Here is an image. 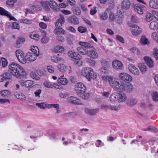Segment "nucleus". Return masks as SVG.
<instances>
[{
  "label": "nucleus",
  "mask_w": 158,
  "mask_h": 158,
  "mask_svg": "<svg viewBox=\"0 0 158 158\" xmlns=\"http://www.w3.org/2000/svg\"><path fill=\"white\" fill-rule=\"evenodd\" d=\"M9 71L13 75L18 78L25 77L26 73L24 69L19 64L13 62L9 66Z\"/></svg>",
  "instance_id": "1"
},
{
  "label": "nucleus",
  "mask_w": 158,
  "mask_h": 158,
  "mask_svg": "<svg viewBox=\"0 0 158 158\" xmlns=\"http://www.w3.org/2000/svg\"><path fill=\"white\" fill-rule=\"evenodd\" d=\"M102 77L104 80H108L109 84L116 91H119L122 81L119 82L116 78L111 76H102Z\"/></svg>",
  "instance_id": "2"
},
{
  "label": "nucleus",
  "mask_w": 158,
  "mask_h": 158,
  "mask_svg": "<svg viewBox=\"0 0 158 158\" xmlns=\"http://www.w3.org/2000/svg\"><path fill=\"white\" fill-rule=\"evenodd\" d=\"M94 74L93 69L89 67L83 68L81 71L82 76L86 77L89 81L97 77L96 75H95Z\"/></svg>",
  "instance_id": "3"
},
{
  "label": "nucleus",
  "mask_w": 158,
  "mask_h": 158,
  "mask_svg": "<svg viewBox=\"0 0 158 158\" xmlns=\"http://www.w3.org/2000/svg\"><path fill=\"white\" fill-rule=\"evenodd\" d=\"M120 88L119 91H124L130 93L133 90L134 87L132 84L130 82H121L120 85Z\"/></svg>",
  "instance_id": "4"
},
{
  "label": "nucleus",
  "mask_w": 158,
  "mask_h": 158,
  "mask_svg": "<svg viewBox=\"0 0 158 158\" xmlns=\"http://www.w3.org/2000/svg\"><path fill=\"white\" fill-rule=\"evenodd\" d=\"M74 89L76 93L79 95L85 91L86 87L83 83L78 82L75 85Z\"/></svg>",
  "instance_id": "5"
},
{
  "label": "nucleus",
  "mask_w": 158,
  "mask_h": 158,
  "mask_svg": "<svg viewBox=\"0 0 158 158\" xmlns=\"http://www.w3.org/2000/svg\"><path fill=\"white\" fill-rule=\"evenodd\" d=\"M132 6L134 8L135 11L138 14L142 15L144 12L146 10V8L144 6L140 4L132 5Z\"/></svg>",
  "instance_id": "6"
},
{
  "label": "nucleus",
  "mask_w": 158,
  "mask_h": 158,
  "mask_svg": "<svg viewBox=\"0 0 158 158\" xmlns=\"http://www.w3.org/2000/svg\"><path fill=\"white\" fill-rule=\"evenodd\" d=\"M16 55L19 61L23 64L26 63L25 59V56H24V53L23 51L19 49L17 50L15 52Z\"/></svg>",
  "instance_id": "7"
},
{
  "label": "nucleus",
  "mask_w": 158,
  "mask_h": 158,
  "mask_svg": "<svg viewBox=\"0 0 158 158\" xmlns=\"http://www.w3.org/2000/svg\"><path fill=\"white\" fill-rule=\"evenodd\" d=\"M36 55L32 52H28L25 56V59L26 60V63L29 61L32 62L35 60L37 58Z\"/></svg>",
  "instance_id": "8"
},
{
  "label": "nucleus",
  "mask_w": 158,
  "mask_h": 158,
  "mask_svg": "<svg viewBox=\"0 0 158 158\" xmlns=\"http://www.w3.org/2000/svg\"><path fill=\"white\" fill-rule=\"evenodd\" d=\"M68 102L71 103L76 105H82L83 103L79 98L73 96H71L68 99Z\"/></svg>",
  "instance_id": "9"
},
{
  "label": "nucleus",
  "mask_w": 158,
  "mask_h": 158,
  "mask_svg": "<svg viewBox=\"0 0 158 158\" xmlns=\"http://www.w3.org/2000/svg\"><path fill=\"white\" fill-rule=\"evenodd\" d=\"M132 34L135 35H139L141 32V30L139 27L135 24H132L131 26Z\"/></svg>",
  "instance_id": "10"
},
{
  "label": "nucleus",
  "mask_w": 158,
  "mask_h": 158,
  "mask_svg": "<svg viewBox=\"0 0 158 158\" xmlns=\"http://www.w3.org/2000/svg\"><path fill=\"white\" fill-rule=\"evenodd\" d=\"M119 79L123 81H131L132 80V77L128 74L124 73H121L119 75Z\"/></svg>",
  "instance_id": "11"
},
{
  "label": "nucleus",
  "mask_w": 158,
  "mask_h": 158,
  "mask_svg": "<svg viewBox=\"0 0 158 158\" xmlns=\"http://www.w3.org/2000/svg\"><path fill=\"white\" fill-rule=\"evenodd\" d=\"M68 22L72 24L78 25L79 23L78 19L75 15L69 17L67 19Z\"/></svg>",
  "instance_id": "12"
},
{
  "label": "nucleus",
  "mask_w": 158,
  "mask_h": 158,
  "mask_svg": "<svg viewBox=\"0 0 158 158\" xmlns=\"http://www.w3.org/2000/svg\"><path fill=\"white\" fill-rule=\"evenodd\" d=\"M128 69L129 71L133 74L136 76L139 75V72L138 69L132 64L129 65Z\"/></svg>",
  "instance_id": "13"
},
{
  "label": "nucleus",
  "mask_w": 158,
  "mask_h": 158,
  "mask_svg": "<svg viewBox=\"0 0 158 158\" xmlns=\"http://www.w3.org/2000/svg\"><path fill=\"white\" fill-rule=\"evenodd\" d=\"M113 68L116 69H122L123 68V65L122 63L120 61L115 60L112 63Z\"/></svg>",
  "instance_id": "14"
},
{
  "label": "nucleus",
  "mask_w": 158,
  "mask_h": 158,
  "mask_svg": "<svg viewBox=\"0 0 158 158\" xmlns=\"http://www.w3.org/2000/svg\"><path fill=\"white\" fill-rule=\"evenodd\" d=\"M65 19L64 16L61 15L60 17L57 20L55 24V26L56 27H61L62 26V24L64 23Z\"/></svg>",
  "instance_id": "15"
},
{
  "label": "nucleus",
  "mask_w": 158,
  "mask_h": 158,
  "mask_svg": "<svg viewBox=\"0 0 158 158\" xmlns=\"http://www.w3.org/2000/svg\"><path fill=\"white\" fill-rule=\"evenodd\" d=\"M51 60L53 62L57 63L59 62H64V59L60 57L59 55H54L51 57Z\"/></svg>",
  "instance_id": "16"
},
{
  "label": "nucleus",
  "mask_w": 158,
  "mask_h": 158,
  "mask_svg": "<svg viewBox=\"0 0 158 158\" xmlns=\"http://www.w3.org/2000/svg\"><path fill=\"white\" fill-rule=\"evenodd\" d=\"M34 83L33 81L31 80L22 81L21 82L22 86H25L27 88L31 87L32 86Z\"/></svg>",
  "instance_id": "17"
},
{
  "label": "nucleus",
  "mask_w": 158,
  "mask_h": 158,
  "mask_svg": "<svg viewBox=\"0 0 158 158\" xmlns=\"http://www.w3.org/2000/svg\"><path fill=\"white\" fill-rule=\"evenodd\" d=\"M118 101L119 102H121L125 101L127 99V97L125 93L122 92L118 93Z\"/></svg>",
  "instance_id": "18"
},
{
  "label": "nucleus",
  "mask_w": 158,
  "mask_h": 158,
  "mask_svg": "<svg viewBox=\"0 0 158 158\" xmlns=\"http://www.w3.org/2000/svg\"><path fill=\"white\" fill-rule=\"evenodd\" d=\"M144 59L146 64L149 68H152L154 66L153 61L151 58L145 56L144 57Z\"/></svg>",
  "instance_id": "19"
},
{
  "label": "nucleus",
  "mask_w": 158,
  "mask_h": 158,
  "mask_svg": "<svg viewBox=\"0 0 158 158\" xmlns=\"http://www.w3.org/2000/svg\"><path fill=\"white\" fill-rule=\"evenodd\" d=\"M98 109H90L87 108H85V113L90 115H95L97 112L98 110Z\"/></svg>",
  "instance_id": "20"
},
{
  "label": "nucleus",
  "mask_w": 158,
  "mask_h": 158,
  "mask_svg": "<svg viewBox=\"0 0 158 158\" xmlns=\"http://www.w3.org/2000/svg\"><path fill=\"white\" fill-rule=\"evenodd\" d=\"M88 56L92 59H97L98 57V52L94 50L89 51Z\"/></svg>",
  "instance_id": "21"
},
{
  "label": "nucleus",
  "mask_w": 158,
  "mask_h": 158,
  "mask_svg": "<svg viewBox=\"0 0 158 158\" xmlns=\"http://www.w3.org/2000/svg\"><path fill=\"white\" fill-rule=\"evenodd\" d=\"M48 5L50 8L54 10H57L58 6L57 3L54 1H50L48 2Z\"/></svg>",
  "instance_id": "22"
},
{
  "label": "nucleus",
  "mask_w": 158,
  "mask_h": 158,
  "mask_svg": "<svg viewBox=\"0 0 158 158\" xmlns=\"http://www.w3.org/2000/svg\"><path fill=\"white\" fill-rule=\"evenodd\" d=\"M130 6L131 3L129 0H124L122 3V6L125 9H128Z\"/></svg>",
  "instance_id": "23"
},
{
  "label": "nucleus",
  "mask_w": 158,
  "mask_h": 158,
  "mask_svg": "<svg viewBox=\"0 0 158 158\" xmlns=\"http://www.w3.org/2000/svg\"><path fill=\"white\" fill-rule=\"evenodd\" d=\"M77 50L80 53L83 55H88L89 51L86 48H84L83 47H78L77 48Z\"/></svg>",
  "instance_id": "24"
},
{
  "label": "nucleus",
  "mask_w": 158,
  "mask_h": 158,
  "mask_svg": "<svg viewBox=\"0 0 158 158\" xmlns=\"http://www.w3.org/2000/svg\"><path fill=\"white\" fill-rule=\"evenodd\" d=\"M64 76H61L60 77H59L57 81L59 83L63 85H65L67 84L68 81L66 78L64 77Z\"/></svg>",
  "instance_id": "25"
},
{
  "label": "nucleus",
  "mask_w": 158,
  "mask_h": 158,
  "mask_svg": "<svg viewBox=\"0 0 158 158\" xmlns=\"http://www.w3.org/2000/svg\"><path fill=\"white\" fill-rule=\"evenodd\" d=\"M42 33L43 34V37L41 39V42L43 44L48 43L49 41V38L46 36V32L44 31H42Z\"/></svg>",
  "instance_id": "26"
},
{
  "label": "nucleus",
  "mask_w": 158,
  "mask_h": 158,
  "mask_svg": "<svg viewBox=\"0 0 158 158\" xmlns=\"http://www.w3.org/2000/svg\"><path fill=\"white\" fill-rule=\"evenodd\" d=\"M150 7L153 8H158V2L157 0H151L149 2Z\"/></svg>",
  "instance_id": "27"
},
{
  "label": "nucleus",
  "mask_w": 158,
  "mask_h": 158,
  "mask_svg": "<svg viewBox=\"0 0 158 158\" xmlns=\"http://www.w3.org/2000/svg\"><path fill=\"white\" fill-rule=\"evenodd\" d=\"M76 55H75V57H74L73 59L76 60L75 61V63L79 66H80L82 64L81 63V61L80 60L81 59L82 57L81 56L77 53H76Z\"/></svg>",
  "instance_id": "28"
},
{
  "label": "nucleus",
  "mask_w": 158,
  "mask_h": 158,
  "mask_svg": "<svg viewBox=\"0 0 158 158\" xmlns=\"http://www.w3.org/2000/svg\"><path fill=\"white\" fill-rule=\"evenodd\" d=\"M54 33L57 35L60 34H64L65 33V31L61 27H56L54 30Z\"/></svg>",
  "instance_id": "29"
},
{
  "label": "nucleus",
  "mask_w": 158,
  "mask_h": 158,
  "mask_svg": "<svg viewBox=\"0 0 158 158\" xmlns=\"http://www.w3.org/2000/svg\"><path fill=\"white\" fill-rule=\"evenodd\" d=\"M25 40V39L22 37H20L18 38L16 42V47L18 48L19 47L20 44L23 43Z\"/></svg>",
  "instance_id": "30"
},
{
  "label": "nucleus",
  "mask_w": 158,
  "mask_h": 158,
  "mask_svg": "<svg viewBox=\"0 0 158 158\" xmlns=\"http://www.w3.org/2000/svg\"><path fill=\"white\" fill-rule=\"evenodd\" d=\"M110 100L111 102H114L118 101V93H114L110 96Z\"/></svg>",
  "instance_id": "31"
},
{
  "label": "nucleus",
  "mask_w": 158,
  "mask_h": 158,
  "mask_svg": "<svg viewBox=\"0 0 158 158\" xmlns=\"http://www.w3.org/2000/svg\"><path fill=\"white\" fill-rule=\"evenodd\" d=\"M138 66L142 73H144L147 71V67L145 64H139Z\"/></svg>",
  "instance_id": "32"
},
{
  "label": "nucleus",
  "mask_w": 158,
  "mask_h": 158,
  "mask_svg": "<svg viewBox=\"0 0 158 158\" xmlns=\"http://www.w3.org/2000/svg\"><path fill=\"white\" fill-rule=\"evenodd\" d=\"M110 9L109 8H107L105 11L104 13H102L100 14V17L101 18L104 20L106 19L108 17L107 13H109V11H110Z\"/></svg>",
  "instance_id": "33"
},
{
  "label": "nucleus",
  "mask_w": 158,
  "mask_h": 158,
  "mask_svg": "<svg viewBox=\"0 0 158 158\" xmlns=\"http://www.w3.org/2000/svg\"><path fill=\"white\" fill-rule=\"evenodd\" d=\"M79 44L81 45V47H84V48H92V46L91 44L85 42H82L80 41L79 43Z\"/></svg>",
  "instance_id": "34"
},
{
  "label": "nucleus",
  "mask_w": 158,
  "mask_h": 158,
  "mask_svg": "<svg viewBox=\"0 0 158 158\" xmlns=\"http://www.w3.org/2000/svg\"><path fill=\"white\" fill-rule=\"evenodd\" d=\"M14 95L17 98L23 100H25L26 97L24 95L21 93L16 92L14 94Z\"/></svg>",
  "instance_id": "35"
},
{
  "label": "nucleus",
  "mask_w": 158,
  "mask_h": 158,
  "mask_svg": "<svg viewBox=\"0 0 158 158\" xmlns=\"http://www.w3.org/2000/svg\"><path fill=\"white\" fill-rule=\"evenodd\" d=\"M140 42L141 44L143 45L148 44L149 43L148 39L144 35L141 36Z\"/></svg>",
  "instance_id": "36"
},
{
  "label": "nucleus",
  "mask_w": 158,
  "mask_h": 158,
  "mask_svg": "<svg viewBox=\"0 0 158 158\" xmlns=\"http://www.w3.org/2000/svg\"><path fill=\"white\" fill-rule=\"evenodd\" d=\"M36 105L37 106L42 109H44L46 108H48L49 105V104H47L45 103H36Z\"/></svg>",
  "instance_id": "37"
},
{
  "label": "nucleus",
  "mask_w": 158,
  "mask_h": 158,
  "mask_svg": "<svg viewBox=\"0 0 158 158\" xmlns=\"http://www.w3.org/2000/svg\"><path fill=\"white\" fill-rule=\"evenodd\" d=\"M59 70L62 72H64L67 69V66L64 64H60L58 66Z\"/></svg>",
  "instance_id": "38"
},
{
  "label": "nucleus",
  "mask_w": 158,
  "mask_h": 158,
  "mask_svg": "<svg viewBox=\"0 0 158 158\" xmlns=\"http://www.w3.org/2000/svg\"><path fill=\"white\" fill-rule=\"evenodd\" d=\"M137 102L136 99L134 98H130L128 100L127 104L130 106H133L135 105Z\"/></svg>",
  "instance_id": "39"
},
{
  "label": "nucleus",
  "mask_w": 158,
  "mask_h": 158,
  "mask_svg": "<svg viewBox=\"0 0 158 158\" xmlns=\"http://www.w3.org/2000/svg\"><path fill=\"white\" fill-rule=\"evenodd\" d=\"M79 97L82 99L86 100L89 98L90 97V95L89 93L87 92H85V91L84 93H82L80 95H79Z\"/></svg>",
  "instance_id": "40"
},
{
  "label": "nucleus",
  "mask_w": 158,
  "mask_h": 158,
  "mask_svg": "<svg viewBox=\"0 0 158 158\" xmlns=\"http://www.w3.org/2000/svg\"><path fill=\"white\" fill-rule=\"evenodd\" d=\"M31 50L32 51L31 52L33 53L34 54L36 55V56H39V51L37 47L36 46L31 47Z\"/></svg>",
  "instance_id": "41"
},
{
  "label": "nucleus",
  "mask_w": 158,
  "mask_h": 158,
  "mask_svg": "<svg viewBox=\"0 0 158 158\" xmlns=\"http://www.w3.org/2000/svg\"><path fill=\"white\" fill-rule=\"evenodd\" d=\"M9 13L5 9L0 7V15H4L6 16H8Z\"/></svg>",
  "instance_id": "42"
},
{
  "label": "nucleus",
  "mask_w": 158,
  "mask_h": 158,
  "mask_svg": "<svg viewBox=\"0 0 158 158\" xmlns=\"http://www.w3.org/2000/svg\"><path fill=\"white\" fill-rule=\"evenodd\" d=\"M3 81L6 79H10L12 77V75L7 72L5 73L2 75Z\"/></svg>",
  "instance_id": "43"
},
{
  "label": "nucleus",
  "mask_w": 158,
  "mask_h": 158,
  "mask_svg": "<svg viewBox=\"0 0 158 158\" xmlns=\"http://www.w3.org/2000/svg\"><path fill=\"white\" fill-rule=\"evenodd\" d=\"M152 55L156 60H158V49L156 48H154L153 49Z\"/></svg>",
  "instance_id": "44"
},
{
  "label": "nucleus",
  "mask_w": 158,
  "mask_h": 158,
  "mask_svg": "<svg viewBox=\"0 0 158 158\" xmlns=\"http://www.w3.org/2000/svg\"><path fill=\"white\" fill-rule=\"evenodd\" d=\"M152 14L149 12H147L146 15V19L147 22L151 21L153 19V16Z\"/></svg>",
  "instance_id": "45"
},
{
  "label": "nucleus",
  "mask_w": 158,
  "mask_h": 158,
  "mask_svg": "<svg viewBox=\"0 0 158 158\" xmlns=\"http://www.w3.org/2000/svg\"><path fill=\"white\" fill-rule=\"evenodd\" d=\"M101 63L102 67L106 68H109V63L108 62L105 60H102L101 61Z\"/></svg>",
  "instance_id": "46"
},
{
  "label": "nucleus",
  "mask_w": 158,
  "mask_h": 158,
  "mask_svg": "<svg viewBox=\"0 0 158 158\" xmlns=\"http://www.w3.org/2000/svg\"><path fill=\"white\" fill-rule=\"evenodd\" d=\"M86 61L91 66H94L95 65V61L92 59L90 58H87L86 59Z\"/></svg>",
  "instance_id": "47"
},
{
  "label": "nucleus",
  "mask_w": 158,
  "mask_h": 158,
  "mask_svg": "<svg viewBox=\"0 0 158 158\" xmlns=\"http://www.w3.org/2000/svg\"><path fill=\"white\" fill-rule=\"evenodd\" d=\"M1 94L3 97L6 98L9 95L10 93L8 90H5L2 91L1 92Z\"/></svg>",
  "instance_id": "48"
},
{
  "label": "nucleus",
  "mask_w": 158,
  "mask_h": 158,
  "mask_svg": "<svg viewBox=\"0 0 158 158\" xmlns=\"http://www.w3.org/2000/svg\"><path fill=\"white\" fill-rule=\"evenodd\" d=\"M157 26V23L156 21L151 22L150 24V27L152 30H154Z\"/></svg>",
  "instance_id": "49"
},
{
  "label": "nucleus",
  "mask_w": 158,
  "mask_h": 158,
  "mask_svg": "<svg viewBox=\"0 0 158 158\" xmlns=\"http://www.w3.org/2000/svg\"><path fill=\"white\" fill-rule=\"evenodd\" d=\"M19 21L21 23L28 24H30L32 23L31 20L28 19H20Z\"/></svg>",
  "instance_id": "50"
},
{
  "label": "nucleus",
  "mask_w": 158,
  "mask_h": 158,
  "mask_svg": "<svg viewBox=\"0 0 158 158\" xmlns=\"http://www.w3.org/2000/svg\"><path fill=\"white\" fill-rule=\"evenodd\" d=\"M30 76L31 78L37 80H39L40 79L39 76L37 75L36 73L33 72H31L30 73Z\"/></svg>",
  "instance_id": "51"
},
{
  "label": "nucleus",
  "mask_w": 158,
  "mask_h": 158,
  "mask_svg": "<svg viewBox=\"0 0 158 158\" xmlns=\"http://www.w3.org/2000/svg\"><path fill=\"white\" fill-rule=\"evenodd\" d=\"M54 50L56 52H60L64 50V48L60 46H58L55 47Z\"/></svg>",
  "instance_id": "52"
},
{
  "label": "nucleus",
  "mask_w": 158,
  "mask_h": 158,
  "mask_svg": "<svg viewBox=\"0 0 158 158\" xmlns=\"http://www.w3.org/2000/svg\"><path fill=\"white\" fill-rule=\"evenodd\" d=\"M44 86L48 88H52L53 87L52 84V83L48 81H45L44 83Z\"/></svg>",
  "instance_id": "53"
},
{
  "label": "nucleus",
  "mask_w": 158,
  "mask_h": 158,
  "mask_svg": "<svg viewBox=\"0 0 158 158\" xmlns=\"http://www.w3.org/2000/svg\"><path fill=\"white\" fill-rule=\"evenodd\" d=\"M73 11V13L77 15H79L81 12L80 9L78 7H74Z\"/></svg>",
  "instance_id": "54"
},
{
  "label": "nucleus",
  "mask_w": 158,
  "mask_h": 158,
  "mask_svg": "<svg viewBox=\"0 0 158 158\" xmlns=\"http://www.w3.org/2000/svg\"><path fill=\"white\" fill-rule=\"evenodd\" d=\"M30 37L31 38L34 39L36 40H38L40 38L39 35L37 34H31L30 35Z\"/></svg>",
  "instance_id": "55"
},
{
  "label": "nucleus",
  "mask_w": 158,
  "mask_h": 158,
  "mask_svg": "<svg viewBox=\"0 0 158 158\" xmlns=\"http://www.w3.org/2000/svg\"><path fill=\"white\" fill-rule=\"evenodd\" d=\"M152 98L153 101L155 102L158 101V92H155L153 93L152 94Z\"/></svg>",
  "instance_id": "56"
},
{
  "label": "nucleus",
  "mask_w": 158,
  "mask_h": 158,
  "mask_svg": "<svg viewBox=\"0 0 158 158\" xmlns=\"http://www.w3.org/2000/svg\"><path fill=\"white\" fill-rule=\"evenodd\" d=\"M78 31L81 33H85L87 31V30L86 28L83 26H80L77 29Z\"/></svg>",
  "instance_id": "57"
},
{
  "label": "nucleus",
  "mask_w": 158,
  "mask_h": 158,
  "mask_svg": "<svg viewBox=\"0 0 158 158\" xmlns=\"http://www.w3.org/2000/svg\"><path fill=\"white\" fill-rule=\"evenodd\" d=\"M152 39L156 43H158V35L156 32H153L152 34Z\"/></svg>",
  "instance_id": "58"
},
{
  "label": "nucleus",
  "mask_w": 158,
  "mask_h": 158,
  "mask_svg": "<svg viewBox=\"0 0 158 158\" xmlns=\"http://www.w3.org/2000/svg\"><path fill=\"white\" fill-rule=\"evenodd\" d=\"M120 107V106H117L115 105H110L109 106V109L112 110L117 111Z\"/></svg>",
  "instance_id": "59"
},
{
  "label": "nucleus",
  "mask_w": 158,
  "mask_h": 158,
  "mask_svg": "<svg viewBox=\"0 0 158 158\" xmlns=\"http://www.w3.org/2000/svg\"><path fill=\"white\" fill-rule=\"evenodd\" d=\"M108 68H106L105 67H102L100 69L101 73L102 74H107L108 71L107 69Z\"/></svg>",
  "instance_id": "60"
},
{
  "label": "nucleus",
  "mask_w": 158,
  "mask_h": 158,
  "mask_svg": "<svg viewBox=\"0 0 158 158\" xmlns=\"http://www.w3.org/2000/svg\"><path fill=\"white\" fill-rule=\"evenodd\" d=\"M12 28L19 29V24L17 22H13L12 25Z\"/></svg>",
  "instance_id": "61"
},
{
  "label": "nucleus",
  "mask_w": 158,
  "mask_h": 158,
  "mask_svg": "<svg viewBox=\"0 0 158 158\" xmlns=\"http://www.w3.org/2000/svg\"><path fill=\"white\" fill-rule=\"evenodd\" d=\"M1 61H2V65L3 67H6L8 64L7 60L5 58L2 57L1 58Z\"/></svg>",
  "instance_id": "62"
},
{
  "label": "nucleus",
  "mask_w": 158,
  "mask_h": 158,
  "mask_svg": "<svg viewBox=\"0 0 158 158\" xmlns=\"http://www.w3.org/2000/svg\"><path fill=\"white\" fill-rule=\"evenodd\" d=\"M149 131L157 133L158 132V130L155 127L149 126Z\"/></svg>",
  "instance_id": "63"
},
{
  "label": "nucleus",
  "mask_w": 158,
  "mask_h": 158,
  "mask_svg": "<svg viewBox=\"0 0 158 158\" xmlns=\"http://www.w3.org/2000/svg\"><path fill=\"white\" fill-rule=\"evenodd\" d=\"M131 20L133 22L137 23L139 21V19L135 15H134L131 16Z\"/></svg>",
  "instance_id": "64"
}]
</instances>
